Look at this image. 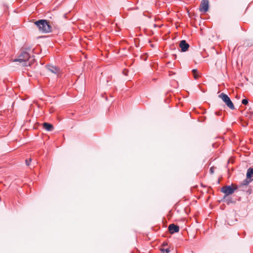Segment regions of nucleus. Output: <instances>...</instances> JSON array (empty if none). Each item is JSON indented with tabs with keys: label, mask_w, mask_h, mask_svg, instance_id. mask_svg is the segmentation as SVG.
Segmentation results:
<instances>
[{
	"label": "nucleus",
	"mask_w": 253,
	"mask_h": 253,
	"mask_svg": "<svg viewBox=\"0 0 253 253\" xmlns=\"http://www.w3.org/2000/svg\"><path fill=\"white\" fill-rule=\"evenodd\" d=\"M35 25L39 30L43 33H50L52 31L51 26L47 20L41 19L35 22Z\"/></svg>",
	"instance_id": "f257e3e1"
},
{
	"label": "nucleus",
	"mask_w": 253,
	"mask_h": 253,
	"mask_svg": "<svg viewBox=\"0 0 253 253\" xmlns=\"http://www.w3.org/2000/svg\"><path fill=\"white\" fill-rule=\"evenodd\" d=\"M246 177L247 179H250L251 180H253V168H249L247 169Z\"/></svg>",
	"instance_id": "1a4fd4ad"
},
{
	"label": "nucleus",
	"mask_w": 253,
	"mask_h": 253,
	"mask_svg": "<svg viewBox=\"0 0 253 253\" xmlns=\"http://www.w3.org/2000/svg\"><path fill=\"white\" fill-rule=\"evenodd\" d=\"M209 8V0H202L201 1L199 10L201 12L204 13L207 12Z\"/></svg>",
	"instance_id": "39448f33"
},
{
	"label": "nucleus",
	"mask_w": 253,
	"mask_h": 253,
	"mask_svg": "<svg viewBox=\"0 0 253 253\" xmlns=\"http://www.w3.org/2000/svg\"><path fill=\"white\" fill-rule=\"evenodd\" d=\"M210 171L211 172V173H213L214 172V168L213 167H211L210 169Z\"/></svg>",
	"instance_id": "f3484780"
},
{
	"label": "nucleus",
	"mask_w": 253,
	"mask_h": 253,
	"mask_svg": "<svg viewBox=\"0 0 253 253\" xmlns=\"http://www.w3.org/2000/svg\"><path fill=\"white\" fill-rule=\"evenodd\" d=\"M31 161V159H30L29 160H26L25 162L27 166H29L30 165V163Z\"/></svg>",
	"instance_id": "dca6fc26"
},
{
	"label": "nucleus",
	"mask_w": 253,
	"mask_h": 253,
	"mask_svg": "<svg viewBox=\"0 0 253 253\" xmlns=\"http://www.w3.org/2000/svg\"><path fill=\"white\" fill-rule=\"evenodd\" d=\"M252 181L250 179H244L242 182V185H248L251 182H252Z\"/></svg>",
	"instance_id": "f8f14e48"
},
{
	"label": "nucleus",
	"mask_w": 253,
	"mask_h": 253,
	"mask_svg": "<svg viewBox=\"0 0 253 253\" xmlns=\"http://www.w3.org/2000/svg\"><path fill=\"white\" fill-rule=\"evenodd\" d=\"M169 230L170 233L173 234L179 231V227L178 226L175 225L174 224H170L169 226Z\"/></svg>",
	"instance_id": "6e6552de"
},
{
	"label": "nucleus",
	"mask_w": 253,
	"mask_h": 253,
	"mask_svg": "<svg viewBox=\"0 0 253 253\" xmlns=\"http://www.w3.org/2000/svg\"><path fill=\"white\" fill-rule=\"evenodd\" d=\"M127 71H126V70H124V71H123V73H124V75H125L126 76V75H127Z\"/></svg>",
	"instance_id": "a211bd4d"
},
{
	"label": "nucleus",
	"mask_w": 253,
	"mask_h": 253,
	"mask_svg": "<svg viewBox=\"0 0 253 253\" xmlns=\"http://www.w3.org/2000/svg\"><path fill=\"white\" fill-rule=\"evenodd\" d=\"M43 128L47 131H51L53 129V126L48 123H44L43 124Z\"/></svg>",
	"instance_id": "9d476101"
},
{
	"label": "nucleus",
	"mask_w": 253,
	"mask_h": 253,
	"mask_svg": "<svg viewBox=\"0 0 253 253\" xmlns=\"http://www.w3.org/2000/svg\"><path fill=\"white\" fill-rule=\"evenodd\" d=\"M242 103L244 105H247L248 103V100L247 99H243L242 100Z\"/></svg>",
	"instance_id": "2eb2a0df"
},
{
	"label": "nucleus",
	"mask_w": 253,
	"mask_h": 253,
	"mask_svg": "<svg viewBox=\"0 0 253 253\" xmlns=\"http://www.w3.org/2000/svg\"><path fill=\"white\" fill-rule=\"evenodd\" d=\"M224 201L226 202V203L229 205L231 203H233V201L231 200V199L227 197V196H224Z\"/></svg>",
	"instance_id": "ddd939ff"
},
{
	"label": "nucleus",
	"mask_w": 253,
	"mask_h": 253,
	"mask_svg": "<svg viewBox=\"0 0 253 253\" xmlns=\"http://www.w3.org/2000/svg\"><path fill=\"white\" fill-rule=\"evenodd\" d=\"M189 46V44L185 40H182L180 42L179 47L182 52L186 51L188 49Z\"/></svg>",
	"instance_id": "423d86ee"
},
{
	"label": "nucleus",
	"mask_w": 253,
	"mask_h": 253,
	"mask_svg": "<svg viewBox=\"0 0 253 253\" xmlns=\"http://www.w3.org/2000/svg\"><path fill=\"white\" fill-rule=\"evenodd\" d=\"M219 97L230 109L233 110L235 109L233 102L227 94L224 93H221L219 95Z\"/></svg>",
	"instance_id": "7ed1b4c3"
},
{
	"label": "nucleus",
	"mask_w": 253,
	"mask_h": 253,
	"mask_svg": "<svg viewBox=\"0 0 253 253\" xmlns=\"http://www.w3.org/2000/svg\"><path fill=\"white\" fill-rule=\"evenodd\" d=\"M30 54L28 52L25 51H23L20 53V54L18 56V58L15 59V61L20 62H23L24 66H31V65L33 64V61H28V59L30 58Z\"/></svg>",
	"instance_id": "f03ea898"
},
{
	"label": "nucleus",
	"mask_w": 253,
	"mask_h": 253,
	"mask_svg": "<svg viewBox=\"0 0 253 253\" xmlns=\"http://www.w3.org/2000/svg\"><path fill=\"white\" fill-rule=\"evenodd\" d=\"M161 252L163 253L166 252V253H169L170 252V250L169 249H161Z\"/></svg>",
	"instance_id": "4468645a"
},
{
	"label": "nucleus",
	"mask_w": 253,
	"mask_h": 253,
	"mask_svg": "<svg viewBox=\"0 0 253 253\" xmlns=\"http://www.w3.org/2000/svg\"><path fill=\"white\" fill-rule=\"evenodd\" d=\"M237 189V187L233 188L232 186H224L221 188V192L224 193L225 196H228L233 194Z\"/></svg>",
	"instance_id": "20e7f679"
},
{
	"label": "nucleus",
	"mask_w": 253,
	"mask_h": 253,
	"mask_svg": "<svg viewBox=\"0 0 253 253\" xmlns=\"http://www.w3.org/2000/svg\"><path fill=\"white\" fill-rule=\"evenodd\" d=\"M194 78L195 79H197L199 78V76L198 75V71L197 69H193L192 71Z\"/></svg>",
	"instance_id": "9b49d317"
},
{
	"label": "nucleus",
	"mask_w": 253,
	"mask_h": 253,
	"mask_svg": "<svg viewBox=\"0 0 253 253\" xmlns=\"http://www.w3.org/2000/svg\"><path fill=\"white\" fill-rule=\"evenodd\" d=\"M46 67L49 71L53 74H57L59 73L60 69L56 66H54L51 65H47Z\"/></svg>",
	"instance_id": "0eeeda50"
}]
</instances>
